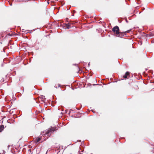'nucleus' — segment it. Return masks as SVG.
Instances as JSON below:
<instances>
[{
  "label": "nucleus",
  "instance_id": "1",
  "mask_svg": "<svg viewBox=\"0 0 154 154\" xmlns=\"http://www.w3.org/2000/svg\"><path fill=\"white\" fill-rule=\"evenodd\" d=\"M112 31L116 34V36L119 35V29L118 26H115L112 29Z\"/></svg>",
  "mask_w": 154,
  "mask_h": 154
},
{
  "label": "nucleus",
  "instance_id": "2",
  "mask_svg": "<svg viewBox=\"0 0 154 154\" xmlns=\"http://www.w3.org/2000/svg\"><path fill=\"white\" fill-rule=\"evenodd\" d=\"M131 30H127L125 32H119V35L116 36L117 37H120L121 38H122L123 36H124V33H128L130 32V31H131Z\"/></svg>",
  "mask_w": 154,
  "mask_h": 154
},
{
  "label": "nucleus",
  "instance_id": "3",
  "mask_svg": "<svg viewBox=\"0 0 154 154\" xmlns=\"http://www.w3.org/2000/svg\"><path fill=\"white\" fill-rule=\"evenodd\" d=\"M54 131L53 128H49L47 130L45 131V134H48L49 133L52 132Z\"/></svg>",
  "mask_w": 154,
  "mask_h": 154
},
{
  "label": "nucleus",
  "instance_id": "4",
  "mask_svg": "<svg viewBox=\"0 0 154 154\" xmlns=\"http://www.w3.org/2000/svg\"><path fill=\"white\" fill-rule=\"evenodd\" d=\"M70 26L71 24L69 23L66 24H65V26H64L65 27L66 26V27L65 28V29H69L70 28Z\"/></svg>",
  "mask_w": 154,
  "mask_h": 154
},
{
  "label": "nucleus",
  "instance_id": "5",
  "mask_svg": "<svg viewBox=\"0 0 154 154\" xmlns=\"http://www.w3.org/2000/svg\"><path fill=\"white\" fill-rule=\"evenodd\" d=\"M130 74V72H129L127 71L125 73V75L123 76V77L125 79L127 78V76L129 75Z\"/></svg>",
  "mask_w": 154,
  "mask_h": 154
},
{
  "label": "nucleus",
  "instance_id": "6",
  "mask_svg": "<svg viewBox=\"0 0 154 154\" xmlns=\"http://www.w3.org/2000/svg\"><path fill=\"white\" fill-rule=\"evenodd\" d=\"M3 125H0V132H1L4 128Z\"/></svg>",
  "mask_w": 154,
  "mask_h": 154
},
{
  "label": "nucleus",
  "instance_id": "7",
  "mask_svg": "<svg viewBox=\"0 0 154 154\" xmlns=\"http://www.w3.org/2000/svg\"><path fill=\"white\" fill-rule=\"evenodd\" d=\"M41 140V138H40V137L37 138V140L36 141V143H37L39 142V141H40Z\"/></svg>",
  "mask_w": 154,
  "mask_h": 154
},
{
  "label": "nucleus",
  "instance_id": "8",
  "mask_svg": "<svg viewBox=\"0 0 154 154\" xmlns=\"http://www.w3.org/2000/svg\"><path fill=\"white\" fill-rule=\"evenodd\" d=\"M1 52L3 51L4 53H5V49L4 48H3L2 49V51L1 50Z\"/></svg>",
  "mask_w": 154,
  "mask_h": 154
},
{
  "label": "nucleus",
  "instance_id": "9",
  "mask_svg": "<svg viewBox=\"0 0 154 154\" xmlns=\"http://www.w3.org/2000/svg\"><path fill=\"white\" fill-rule=\"evenodd\" d=\"M5 151H3L2 152H0V154H5Z\"/></svg>",
  "mask_w": 154,
  "mask_h": 154
},
{
  "label": "nucleus",
  "instance_id": "10",
  "mask_svg": "<svg viewBox=\"0 0 154 154\" xmlns=\"http://www.w3.org/2000/svg\"><path fill=\"white\" fill-rule=\"evenodd\" d=\"M40 98V99L41 100H42V99H44V97H39Z\"/></svg>",
  "mask_w": 154,
  "mask_h": 154
},
{
  "label": "nucleus",
  "instance_id": "11",
  "mask_svg": "<svg viewBox=\"0 0 154 154\" xmlns=\"http://www.w3.org/2000/svg\"><path fill=\"white\" fill-rule=\"evenodd\" d=\"M57 85H58V88L60 87L61 86H60V84H57Z\"/></svg>",
  "mask_w": 154,
  "mask_h": 154
},
{
  "label": "nucleus",
  "instance_id": "12",
  "mask_svg": "<svg viewBox=\"0 0 154 154\" xmlns=\"http://www.w3.org/2000/svg\"><path fill=\"white\" fill-rule=\"evenodd\" d=\"M125 21H126V22L127 23H128V20H127V19L126 18H125Z\"/></svg>",
  "mask_w": 154,
  "mask_h": 154
},
{
  "label": "nucleus",
  "instance_id": "13",
  "mask_svg": "<svg viewBox=\"0 0 154 154\" xmlns=\"http://www.w3.org/2000/svg\"><path fill=\"white\" fill-rule=\"evenodd\" d=\"M118 20L119 22L120 23H121L122 22V21L121 20Z\"/></svg>",
  "mask_w": 154,
  "mask_h": 154
},
{
  "label": "nucleus",
  "instance_id": "14",
  "mask_svg": "<svg viewBox=\"0 0 154 154\" xmlns=\"http://www.w3.org/2000/svg\"><path fill=\"white\" fill-rule=\"evenodd\" d=\"M90 65V63L89 62L88 64V66H89Z\"/></svg>",
  "mask_w": 154,
  "mask_h": 154
},
{
  "label": "nucleus",
  "instance_id": "15",
  "mask_svg": "<svg viewBox=\"0 0 154 154\" xmlns=\"http://www.w3.org/2000/svg\"><path fill=\"white\" fill-rule=\"evenodd\" d=\"M56 85H56L54 86V87H55V88H57V87Z\"/></svg>",
  "mask_w": 154,
  "mask_h": 154
},
{
  "label": "nucleus",
  "instance_id": "16",
  "mask_svg": "<svg viewBox=\"0 0 154 154\" xmlns=\"http://www.w3.org/2000/svg\"><path fill=\"white\" fill-rule=\"evenodd\" d=\"M154 41H152V42H152V43H154Z\"/></svg>",
  "mask_w": 154,
  "mask_h": 154
},
{
  "label": "nucleus",
  "instance_id": "17",
  "mask_svg": "<svg viewBox=\"0 0 154 154\" xmlns=\"http://www.w3.org/2000/svg\"><path fill=\"white\" fill-rule=\"evenodd\" d=\"M96 85V84H93V85Z\"/></svg>",
  "mask_w": 154,
  "mask_h": 154
},
{
  "label": "nucleus",
  "instance_id": "18",
  "mask_svg": "<svg viewBox=\"0 0 154 154\" xmlns=\"http://www.w3.org/2000/svg\"><path fill=\"white\" fill-rule=\"evenodd\" d=\"M41 96H42V97H43V96H44L43 95H41Z\"/></svg>",
  "mask_w": 154,
  "mask_h": 154
},
{
  "label": "nucleus",
  "instance_id": "19",
  "mask_svg": "<svg viewBox=\"0 0 154 154\" xmlns=\"http://www.w3.org/2000/svg\"><path fill=\"white\" fill-rule=\"evenodd\" d=\"M12 98H13V99H14L13 97H12Z\"/></svg>",
  "mask_w": 154,
  "mask_h": 154
},
{
  "label": "nucleus",
  "instance_id": "20",
  "mask_svg": "<svg viewBox=\"0 0 154 154\" xmlns=\"http://www.w3.org/2000/svg\"><path fill=\"white\" fill-rule=\"evenodd\" d=\"M10 5H11H11H12V4H10Z\"/></svg>",
  "mask_w": 154,
  "mask_h": 154
},
{
  "label": "nucleus",
  "instance_id": "21",
  "mask_svg": "<svg viewBox=\"0 0 154 154\" xmlns=\"http://www.w3.org/2000/svg\"><path fill=\"white\" fill-rule=\"evenodd\" d=\"M92 112H94L92 110Z\"/></svg>",
  "mask_w": 154,
  "mask_h": 154
},
{
  "label": "nucleus",
  "instance_id": "22",
  "mask_svg": "<svg viewBox=\"0 0 154 154\" xmlns=\"http://www.w3.org/2000/svg\"><path fill=\"white\" fill-rule=\"evenodd\" d=\"M56 0V1H58V0Z\"/></svg>",
  "mask_w": 154,
  "mask_h": 154
},
{
  "label": "nucleus",
  "instance_id": "23",
  "mask_svg": "<svg viewBox=\"0 0 154 154\" xmlns=\"http://www.w3.org/2000/svg\"><path fill=\"white\" fill-rule=\"evenodd\" d=\"M142 44V43L141 42V45Z\"/></svg>",
  "mask_w": 154,
  "mask_h": 154
}]
</instances>
